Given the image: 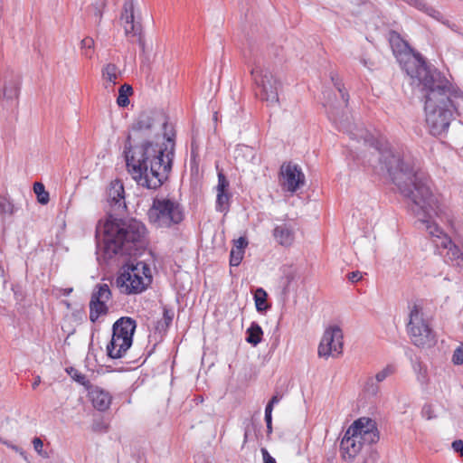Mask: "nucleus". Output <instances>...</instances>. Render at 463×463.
<instances>
[{
  "mask_svg": "<svg viewBox=\"0 0 463 463\" xmlns=\"http://www.w3.org/2000/svg\"><path fill=\"white\" fill-rule=\"evenodd\" d=\"M235 153L236 158H238L240 156H242L246 157L248 160L253 161L256 157L255 150L252 147L244 145L238 146L235 150Z\"/></svg>",
  "mask_w": 463,
  "mask_h": 463,
  "instance_id": "obj_29",
  "label": "nucleus"
},
{
  "mask_svg": "<svg viewBox=\"0 0 463 463\" xmlns=\"http://www.w3.org/2000/svg\"><path fill=\"white\" fill-rule=\"evenodd\" d=\"M273 237L281 246H290L295 239V230L288 223L277 225L273 230Z\"/></svg>",
  "mask_w": 463,
  "mask_h": 463,
  "instance_id": "obj_19",
  "label": "nucleus"
},
{
  "mask_svg": "<svg viewBox=\"0 0 463 463\" xmlns=\"http://www.w3.org/2000/svg\"><path fill=\"white\" fill-rule=\"evenodd\" d=\"M265 421L267 424V432L270 434L272 432V418H265Z\"/></svg>",
  "mask_w": 463,
  "mask_h": 463,
  "instance_id": "obj_49",
  "label": "nucleus"
},
{
  "mask_svg": "<svg viewBox=\"0 0 463 463\" xmlns=\"http://www.w3.org/2000/svg\"><path fill=\"white\" fill-rule=\"evenodd\" d=\"M9 448L12 449L14 451H15L16 453H18L24 460L28 461L27 454L22 448L13 444V443H11V445H9Z\"/></svg>",
  "mask_w": 463,
  "mask_h": 463,
  "instance_id": "obj_42",
  "label": "nucleus"
},
{
  "mask_svg": "<svg viewBox=\"0 0 463 463\" xmlns=\"http://www.w3.org/2000/svg\"><path fill=\"white\" fill-rule=\"evenodd\" d=\"M229 194L227 193H217L216 210L225 212L228 208Z\"/></svg>",
  "mask_w": 463,
  "mask_h": 463,
  "instance_id": "obj_32",
  "label": "nucleus"
},
{
  "mask_svg": "<svg viewBox=\"0 0 463 463\" xmlns=\"http://www.w3.org/2000/svg\"><path fill=\"white\" fill-rule=\"evenodd\" d=\"M148 218L158 228H170L183 222L184 213L181 204L175 199L155 198L148 211Z\"/></svg>",
  "mask_w": 463,
  "mask_h": 463,
  "instance_id": "obj_7",
  "label": "nucleus"
},
{
  "mask_svg": "<svg viewBox=\"0 0 463 463\" xmlns=\"http://www.w3.org/2000/svg\"><path fill=\"white\" fill-rule=\"evenodd\" d=\"M229 187V182L225 175L222 173H218V184L216 186L217 193H227Z\"/></svg>",
  "mask_w": 463,
  "mask_h": 463,
  "instance_id": "obj_34",
  "label": "nucleus"
},
{
  "mask_svg": "<svg viewBox=\"0 0 463 463\" xmlns=\"http://www.w3.org/2000/svg\"><path fill=\"white\" fill-rule=\"evenodd\" d=\"M133 93V89L128 84L122 85L118 90L117 103L119 107L125 108L129 104L128 96Z\"/></svg>",
  "mask_w": 463,
  "mask_h": 463,
  "instance_id": "obj_25",
  "label": "nucleus"
},
{
  "mask_svg": "<svg viewBox=\"0 0 463 463\" xmlns=\"http://www.w3.org/2000/svg\"><path fill=\"white\" fill-rule=\"evenodd\" d=\"M175 131L163 111L140 113L131 127L125 157L137 184L157 189L167 179L175 156Z\"/></svg>",
  "mask_w": 463,
  "mask_h": 463,
  "instance_id": "obj_2",
  "label": "nucleus"
},
{
  "mask_svg": "<svg viewBox=\"0 0 463 463\" xmlns=\"http://www.w3.org/2000/svg\"><path fill=\"white\" fill-rule=\"evenodd\" d=\"M417 8H419L420 10H422L424 12H426L429 15L436 18V19H439V16H440V13L435 9H433L432 7L430 6H428L425 3L423 2H418L417 5H416Z\"/></svg>",
  "mask_w": 463,
  "mask_h": 463,
  "instance_id": "obj_36",
  "label": "nucleus"
},
{
  "mask_svg": "<svg viewBox=\"0 0 463 463\" xmlns=\"http://www.w3.org/2000/svg\"><path fill=\"white\" fill-rule=\"evenodd\" d=\"M423 414L426 416L428 420H430L434 417L430 406H426L423 408Z\"/></svg>",
  "mask_w": 463,
  "mask_h": 463,
  "instance_id": "obj_47",
  "label": "nucleus"
},
{
  "mask_svg": "<svg viewBox=\"0 0 463 463\" xmlns=\"http://www.w3.org/2000/svg\"><path fill=\"white\" fill-rule=\"evenodd\" d=\"M174 318V311L171 309H164V320L166 325H169Z\"/></svg>",
  "mask_w": 463,
  "mask_h": 463,
  "instance_id": "obj_44",
  "label": "nucleus"
},
{
  "mask_svg": "<svg viewBox=\"0 0 463 463\" xmlns=\"http://www.w3.org/2000/svg\"><path fill=\"white\" fill-rule=\"evenodd\" d=\"M260 452L262 454L263 463H277L275 458L270 456V454L265 448H262L260 449Z\"/></svg>",
  "mask_w": 463,
  "mask_h": 463,
  "instance_id": "obj_41",
  "label": "nucleus"
},
{
  "mask_svg": "<svg viewBox=\"0 0 463 463\" xmlns=\"http://www.w3.org/2000/svg\"><path fill=\"white\" fill-rule=\"evenodd\" d=\"M69 374L78 383H83V381L85 379V376L78 372V370L74 368H70V370H67Z\"/></svg>",
  "mask_w": 463,
  "mask_h": 463,
  "instance_id": "obj_40",
  "label": "nucleus"
},
{
  "mask_svg": "<svg viewBox=\"0 0 463 463\" xmlns=\"http://www.w3.org/2000/svg\"><path fill=\"white\" fill-rule=\"evenodd\" d=\"M40 383H41V379H40V377L38 376V377L35 379L34 383H33V389H35V388L40 384Z\"/></svg>",
  "mask_w": 463,
  "mask_h": 463,
  "instance_id": "obj_50",
  "label": "nucleus"
},
{
  "mask_svg": "<svg viewBox=\"0 0 463 463\" xmlns=\"http://www.w3.org/2000/svg\"><path fill=\"white\" fill-rule=\"evenodd\" d=\"M254 300L256 309L259 312L266 311L269 308V305L267 303V293L263 288H259L256 289L254 294Z\"/></svg>",
  "mask_w": 463,
  "mask_h": 463,
  "instance_id": "obj_24",
  "label": "nucleus"
},
{
  "mask_svg": "<svg viewBox=\"0 0 463 463\" xmlns=\"http://www.w3.org/2000/svg\"><path fill=\"white\" fill-rule=\"evenodd\" d=\"M246 341L253 345H257L261 341L263 331L261 327L255 322L251 323L247 329Z\"/></svg>",
  "mask_w": 463,
  "mask_h": 463,
  "instance_id": "obj_23",
  "label": "nucleus"
},
{
  "mask_svg": "<svg viewBox=\"0 0 463 463\" xmlns=\"http://www.w3.org/2000/svg\"><path fill=\"white\" fill-rule=\"evenodd\" d=\"M253 80L260 89V99L269 105L274 106L279 102V80L267 68L255 67L251 71Z\"/></svg>",
  "mask_w": 463,
  "mask_h": 463,
  "instance_id": "obj_9",
  "label": "nucleus"
},
{
  "mask_svg": "<svg viewBox=\"0 0 463 463\" xmlns=\"http://www.w3.org/2000/svg\"><path fill=\"white\" fill-rule=\"evenodd\" d=\"M111 298V291L109 285L98 284L91 295L90 302V319L96 322L99 316L108 312L107 302Z\"/></svg>",
  "mask_w": 463,
  "mask_h": 463,
  "instance_id": "obj_13",
  "label": "nucleus"
},
{
  "mask_svg": "<svg viewBox=\"0 0 463 463\" xmlns=\"http://www.w3.org/2000/svg\"><path fill=\"white\" fill-rule=\"evenodd\" d=\"M407 49H409V46L407 45V43H402V49L400 50V52H405Z\"/></svg>",
  "mask_w": 463,
  "mask_h": 463,
  "instance_id": "obj_52",
  "label": "nucleus"
},
{
  "mask_svg": "<svg viewBox=\"0 0 463 463\" xmlns=\"http://www.w3.org/2000/svg\"><path fill=\"white\" fill-rule=\"evenodd\" d=\"M107 194L108 201L111 206L118 210L126 209L125 191L123 184L120 181L115 180L111 182Z\"/></svg>",
  "mask_w": 463,
  "mask_h": 463,
  "instance_id": "obj_17",
  "label": "nucleus"
},
{
  "mask_svg": "<svg viewBox=\"0 0 463 463\" xmlns=\"http://www.w3.org/2000/svg\"><path fill=\"white\" fill-rule=\"evenodd\" d=\"M452 448L456 452H458L463 457V441L460 439L452 442Z\"/></svg>",
  "mask_w": 463,
  "mask_h": 463,
  "instance_id": "obj_43",
  "label": "nucleus"
},
{
  "mask_svg": "<svg viewBox=\"0 0 463 463\" xmlns=\"http://www.w3.org/2000/svg\"><path fill=\"white\" fill-rule=\"evenodd\" d=\"M98 232L103 233L105 258L117 255H136L145 243L146 228L137 220L129 222L107 221L99 225Z\"/></svg>",
  "mask_w": 463,
  "mask_h": 463,
  "instance_id": "obj_4",
  "label": "nucleus"
},
{
  "mask_svg": "<svg viewBox=\"0 0 463 463\" xmlns=\"http://www.w3.org/2000/svg\"><path fill=\"white\" fill-rule=\"evenodd\" d=\"M347 278L352 282H357L363 278V275L360 271H353L347 275Z\"/></svg>",
  "mask_w": 463,
  "mask_h": 463,
  "instance_id": "obj_45",
  "label": "nucleus"
},
{
  "mask_svg": "<svg viewBox=\"0 0 463 463\" xmlns=\"http://www.w3.org/2000/svg\"><path fill=\"white\" fill-rule=\"evenodd\" d=\"M152 282L150 268L142 261L128 264L116 279L120 292L127 295L139 294Z\"/></svg>",
  "mask_w": 463,
  "mask_h": 463,
  "instance_id": "obj_6",
  "label": "nucleus"
},
{
  "mask_svg": "<svg viewBox=\"0 0 463 463\" xmlns=\"http://www.w3.org/2000/svg\"><path fill=\"white\" fill-rule=\"evenodd\" d=\"M106 6V0H91L90 12L97 17L98 22H100L102 17L103 9Z\"/></svg>",
  "mask_w": 463,
  "mask_h": 463,
  "instance_id": "obj_30",
  "label": "nucleus"
},
{
  "mask_svg": "<svg viewBox=\"0 0 463 463\" xmlns=\"http://www.w3.org/2000/svg\"><path fill=\"white\" fill-rule=\"evenodd\" d=\"M133 342L130 337L112 335L107 345V354L112 359H118L125 355Z\"/></svg>",
  "mask_w": 463,
  "mask_h": 463,
  "instance_id": "obj_16",
  "label": "nucleus"
},
{
  "mask_svg": "<svg viewBox=\"0 0 463 463\" xmlns=\"http://www.w3.org/2000/svg\"><path fill=\"white\" fill-rule=\"evenodd\" d=\"M335 86L337 88L340 95H341V98H342V100H343V105L345 107L347 106V103H348V100H349V95L348 93L345 90V88L344 86H342L340 83L338 82H335Z\"/></svg>",
  "mask_w": 463,
  "mask_h": 463,
  "instance_id": "obj_39",
  "label": "nucleus"
},
{
  "mask_svg": "<svg viewBox=\"0 0 463 463\" xmlns=\"http://www.w3.org/2000/svg\"><path fill=\"white\" fill-rule=\"evenodd\" d=\"M281 398L282 395L277 393L274 396H272L269 402L274 406L275 404H278L280 402Z\"/></svg>",
  "mask_w": 463,
  "mask_h": 463,
  "instance_id": "obj_48",
  "label": "nucleus"
},
{
  "mask_svg": "<svg viewBox=\"0 0 463 463\" xmlns=\"http://www.w3.org/2000/svg\"><path fill=\"white\" fill-rule=\"evenodd\" d=\"M20 78L14 72H7L0 78V94L3 101L14 102L19 95Z\"/></svg>",
  "mask_w": 463,
  "mask_h": 463,
  "instance_id": "obj_15",
  "label": "nucleus"
},
{
  "mask_svg": "<svg viewBox=\"0 0 463 463\" xmlns=\"http://www.w3.org/2000/svg\"><path fill=\"white\" fill-rule=\"evenodd\" d=\"M379 439L375 422L370 418H360L345 431L340 449L345 459L352 460L364 446H370Z\"/></svg>",
  "mask_w": 463,
  "mask_h": 463,
  "instance_id": "obj_5",
  "label": "nucleus"
},
{
  "mask_svg": "<svg viewBox=\"0 0 463 463\" xmlns=\"http://www.w3.org/2000/svg\"><path fill=\"white\" fill-rule=\"evenodd\" d=\"M343 351V333L338 326L327 328L320 341L318 346V355L320 357L335 356L342 354Z\"/></svg>",
  "mask_w": 463,
  "mask_h": 463,
  "instance_id": "obj_12",
  "label": "nucleus"
},
{
  "mask_svg": "<svg viewBox=\"0 0 463 463\" xmlns=\"http://www.w3.org/2000/svg\"><path fill=\"white\" fill-rule=\"evenodd\" d=\"M273 405H271L269 402H268L266 408H265V418H272V411H273Z\"/></svg>",
  "mask_w": 463,
  "mask_h": 463,
  "instance_id": "obj_46",
  "label": "nucleus"
},
{
  "mask_svg": "<svg viewBox=\"0 0 463 463\" xmlns=\"http://www.w3.org/2000/svg\"><path fill=\"white\" fill-rule=\"evenodd\" d=\"M373 202H371L368 205L364 204H358L357 205V211L361 213V214L364 215L366 218H368L372 212L373 211Z\"/></svg>",
  "mask_w": 463,
  "mask_h": 463,
  "instance_id": "obj_38",
  "label": "nucleus"
},
{
  "mask_svg": "<svg viewBox=\"0 0 463 463\" xmlns=\"http://www.w3.org/2000/svg\"><path fill=\"white\" fill-rule=\"evenodd\" d=\"M451 361L455 365L463 364V343L454 350Z\"/></svg>",
  "mask_w": 463,
  "mask_h": 463,
  "instance_id": "obj_35",
  "label": "nucleus"
},
{
  "mask_svg": "<svg viewBox=\"0 0 463 463\" xmlns=\"http://www.w3.org/2000/svg\"><path fill=\"white\" fill-rule=\"evenodd\" d=\"M279 184L284 191L294 194L304 186L305 175L298 165L284 163L280 167Z\"/></svg>",
  "mask_w": 463,
  "mask_h": 463,
  "instance_id": "obj_11",
  "label": "nucleus"
},
{
  "mask_svg": "<svg viewBox=\"0 0 463 463\" xmlns=\"http://www.w3.org/2000/svg\"><path fill=\"white\" fill-rule=\"evenodd\" d=\"M89 396L93 407L99 411H107L111 404V394L108 391L100 387H91V389L89 392Z\"/></svg>",
  "mask_w": 463,
  "mask_h": 463,
  "instance_id": "obj_18",
  "label": "nucleus"
},
{
  "mask_svg": "<svg viewBox=\"0 0 463 463\" xmlns=\"http://www.w3.org/2000/svg\"><path fill=\"white\" fill-rule=\"evenodd\" d=\"M0 442L5 444V446H7L9 448V445H11V442H9L8 440L6 439H4L3 438H0Z\"/></svg>",
  "mask_w": 463,
  "mask_h": 463,
  "instance_id": "obj_51",
  "label": "nucleus"
},
{
  "mask_svg": "<svg viewBox=\"0 0 463 463\" xmlns=\"http://www.w3.org/2000/svg\"><path fill=\"white\" fill-rule=\"evenodd\" d=\"M15 211L16 209L13 203L6 196L0 195V216L2 218L12 216Z\"/></svg>",
  "mask_w": 463,
  "mask_h": 463,
  "instance_id": "obj_27",
  "label": "nucleus"
},
{
  "mask_svg": "<svg viewBox=\"0 0 463 463\" xmlns=\"http://www.w3.org/2000/svg\"><path fill=\"white\" fill-rule=\"evenodd\" d=\"M380 383H378L373 375L368 376L364 383L363 391L369 396L375 397L380 392Z\"/></svg>",
  "mask_w": 463,
  "mask_h": 463,
  "instance_id": "obj_26",
  "label": "nucleus"
},
{
  "mask_svg": "<svg viewBox=\"0 0 463 463\" xmlns=\"http://www.w3.org/2000/svg\"><path fill=\"white\" fill-rule=\"evenodd\" d=\"M377 165H372L386 172L401 194L407 199L409 211L417 219L437 248L447 250L446 258L452 265L463 268V252L455 245L433 220L440 218L442 211L438 197L432 193L430 181L420 170L418 162L409 153L392 149L388 144L375 147Z\"/></svg>",
  "mask_w": 463,
  "mask_h": 463,
  "instance_id": "obj_1",
  "label": "nucleus"
},
{
  "mask_svg": "<svg viewBox=\"0 0 463 463\" xmlns=\"http://www.w3.org/2000/svg\"><path fill=\"white\" fill-rule=\"evenodd\" d=\"M121 22L124 27L126 36H140L142 25L139 20L135 17V6L132 0H127L123 6Z\"/></svg>",
  "mask_w": 463,
  "mask_h": 463,
  "instance_id": "obj_14",
  "label": "nucleus"
},
{
  "mask_svg": "<svg viewBox=\"0 0 463 463\" xmlns=\"http://www.w3.org/2000/svg\"><path fill=\"white\" fill-rule=\"evenodd\" d=\"M72 291V288L64 289V295L68 296Z\"/></svg>",
  "mask_w": 463,
  "mask_h": 463,
  "instance_id": "obj_53",
  "label": "nucleus"
},
{
  "mask_svg": "<svg viewBox=\"0 0 463 463\" xmlns=\"http://www.w3.org/2000/svg\"><path fill=\"white\" fill-rule=\"evenodd\" d=\"M395 372V368L392 364H388L380 370L373 378L378 383H383L387 377L392 375Z\"/></svg>",
  "mask_w": 463,
  "mask_h": 463,
  "instance_id": "obj_31",
  "label": "nucleus"
},
{
  "mask_svg": "<svg viewBox=\"0 0 463 463\" xmlns=\"http://www.w3.org/2000/svg\"><path fill=\"white\" fill-rule=\"evenodd\" d=\"M412 84L422 86L426 91L425 117L430 131L434 136L445 132L463 106V95L439 71L427 66L420 54L406 65Z\"/></svg>",
  "mask_w": 463,
  "mask_h": 463,
  "instance_id": "obj_3",
  "label": "nucleus"
},
{
  "mask_svg": "<svg viewBox=\"0 0 463 463\" xmlns=\"http://www.w3.org/2000/svg\"><path fill=\"white\" fill-rule=\"evenodd\" d=\"M101 74L104 87L107 90H113L121 72L117 65L108 63L102 68Z\"/></svg>",
  "mask_w": 463,
  "mask_h": 463,
  "instance_id": "obj_21",
  "label": "nucleus"
},
{
  "mask_svg": "<svg viewBox=\"0 0 463 463\" xmlns=\"http://www.w3.org/2000/svg\"><path fill=\"white\" fill-rule=\"evenodd\" d=\"M328 117L339 130L347 132L352 139H356L358 142L363 140L365 145L373 146V136L366 129L351 122L347 112L340 111L339 108L331 105L328 109Z\"/></svg>",
  "mask_w": 463,
  "mask_h": 463,
  "instance_id": "obj_10",
  "label": "nucleus"
},
{
  "mask_svg": "<svg viewBox=\"0 0 463 463\" xmlns=\"http://www.w3.org/2000/svg\"><path fill=\"white\" fill-rule=\"evenodd\" d=\"M136 329V322L130 317H121L115 322L112 328V335L126 336L133 339Z\"/></svg>",
  "mask_w": 463,
  "mask_h": 463,
  "instance_id": "obj_20",
  "label": "nucleus"
},
{
  "mask_svg": "<svg viewBox=\"0 0 463 463\" xmlns=\"http://www.w3.org/2000/svg\"><path fill=\"white\" fill-rule=\"evenodd\" d=\"M407 332L411 343L418 347H430L435 342V335L425 318L421 308L414 304L410 310Z\"/></svg>",
  "mask_w": 463,
  "mask_h": 463,
  "instance_id": "obj_8",
  "label": "nucleus"
},
{
  "mask_svg": "<svg viewBox=\"0 0 463 463\" xmlns=\"http://www.w3.org/2000/svg\"><path fill=\"white\" fill-rule=\"evenodd\" d=\"M248 245V241L244 237H240L234 241V245L230 254V264L231 266L237 267L241 264L243 256L244 249Z\"/></svg>",
  "mask_w": 463,
  "mask_h": 463,
  "instance_id": "obj_22",
  "label": "nucleus"
},
{
  "mask_svg": "<svg viewBox=\"0 0 463 463\" xmlns=\"http://www.w3.org/2000/svg\"><path fill=\"white\" fill-rule=\"evenodd\" d=\"M93 47L94 40L92 38L87 37L81 41V48L86 50V52H84L85 56L91 58V54L89 53L88 50H91Z\"/></svg>",
  "mask_w": 463,
  "mask_h": 463,
  "instance_id": "obj_37",
  "label": "nucleus"
},
{
  "mask_svg": "<svg viewBox=\"0 0 463 463\" xmlns=\"http://www.w3.org/2000/svg\"><path fill=\"white\" fill-rule=\"evenodd\" d=\"M32 443H33L34 450L37 452V454L39 456H41L44 458H49L48 453L43 450V442L40 438H38V437L33 438Z\"/></svg>",
  "mask_w": 463,
  "mask_h": 463,
  "instance_id": "obj_33",
  "label": "nucleus"
},
{
  "mask_svg": "<svg viewBox=\"0 0 463 463\" xmlns=\"http://www.w3.org/2000/svg\"><path fill=\"white\" fill-rule=\"evenodd\" d=\"M33 192L37 196V201L41 204H47L49 203V193L45 190V187L42 183H35L33 184Z\"/></svg>",
  "mask_w": 463,
  "mask_h": 463,
  "instance_id": "obj_28",
  "label": "nucleus"
}]
</instances>
